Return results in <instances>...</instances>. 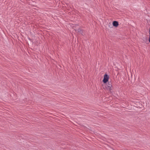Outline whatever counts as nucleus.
<instances>
[{"label": "nucleus", "mask_w": 150, "mask_h": 150, "mask_svg": "<svg viewBox=\"0 0 150 150\" xmlns=\"http://www.w3.org/2000/svg\"><path fill=\"white\" fill-rule=\"evenodd\" d=\"M109 76L107 74H105L104 76L103 82L104 83H106L108 81Z\"/></svg>", "instance_id": "f257e3e1"}, {"label": "nucleus", "mask_w": 150, "mask_h": 150, "mask_svg": "<svg viewBox=\"0 0 150 150\" xmlns=\"http://www.w3.org/2000/svg\"><path fill=\"white\" fill-rule=\"evenodd\" d=\"M109 86L107 85L106 86V88L108 90L111 91L112 90V85L110 84H108Z\"/></svg>", "instance_id": "f03ea898"}, {"label": "nucleus", "mask_w": 150, "mask_h": 150, "mask_svg": "<svg viewBox=\"0 0 150 150\" xmlns=\"http://www.w3.org/2000/svg\"><path fill=\"white\" fill-rule=\"evenodd\" d=\"M112 24L114 26L117 27L118 25V23L117 21H113Z\"/></svg>", "instance_id": "7ed1b4c3"}, {"label": "nucleus", "mask_w": 150, "mask_h": 150, "mask_svg": "<svg viewBox=\"0 0 150 150\" xmlns=\"http://www.w3.org/2000/svg\"><path fill=\"white\" fill-rule=\"evenodd\" d=\"M149 42L150 43V36H149Z\"/></svg>", "instance_id": "20e7f679"}, {"label": "nucleus", "mask_w": 150, "mask_h": 150, "mask_svg": "<svg viewBox=\"0 0 150 150\" xmlns=\"http://www.w3.org/2000/svg\"><path fill=\"white\" fill-rule=\"evenodd\" d=\"M149 36H150V29L149 30Z\"/></svg>", "instance_id": "39448f33"}]
</instances>
